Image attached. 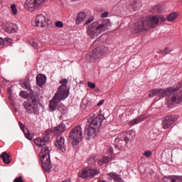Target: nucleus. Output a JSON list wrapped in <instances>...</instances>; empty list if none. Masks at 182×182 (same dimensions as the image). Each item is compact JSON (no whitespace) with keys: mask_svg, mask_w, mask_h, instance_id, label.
I'll return each instance as SVG.
<instances>
[{"mask_svg":"<svg viewBox=\"0 0 182 182\" xmlns=\"http://www.w3.org/2000/svg\"><path fill=\"white\" fill-rule=\"evenodd\" d=\"M30 97L31 102H23V106L28 114H32V113L38 114L39 112V108H38V97L31 94Z\"/></svg>","mask_w":182,"mask_h":182,"instance_id":"obj_6","label":"nucleus"},{"mask_svg":"<svg viewBox=\"0 0 182 182\" xmlns=\"http://www.w3.org/2000/svg\"><path fill=\"white\" fill-rule=\"evenodd\" d=\"M157 25H159V18L156 16H151L134 23L132 31L134 33H141L149 28H156Z\"/></svg>","mask_w":182,"mask_h":182,"instance_id":"obj_2","label":"nucleus"},{"mask_svg":"<svg viewBox=\"0 0 182 182\" xmlns=\"http://www.w3.org/2000/svg\"><path fill=\"white\" fill-rule=\"evenodd\" d=\"M36 82L38 86L42 87L44 83H46V76L43 74H38L36 77Z\"/></svg>","mask_w":182,"mask_h":182,"instance_id":"obj_21","label":"nucleus"},{"mask_svg":"<svg viewBox=\"0 0 182 182\" xmlns=\"http://www.w3.org/2000/svg\"><path fill=\"white\" fill-rule=\"evenodd\" d=\"M178 119V117L176 115H167L164 117L162 122L163 129H170L177 122Z\"/></svg>","mask_w":182,"mask_h":182,"instance_id":"obj_11","label":"nucleus"},{"mask_svg":"<svg viewBox=\"0 0 182 182\" xmlns=\"http://www.w3.org/2000/svg\"><path fill=\"white\" fill-rule=\"evenodd\" d=\"M99 173V171L97 169H89L88 170V174L90 177H95L97 174Z\"/></svg>","mask_w":182,"mask_h":182,"instance_id":"obj_32","label":"nucleus"},{"mask_svg":"<svg viewBox=\"0 0 182 182\" xmlns=\"http://www.w3.org/2000/svg\"><path fill=\"white\" fill-rule=\"evenodd\" d=\"M61 85L59 87L57 93L53 98L50 101L49 109L50 112H55L56 109L60 107V100H65L69 96V91H68V80L63 79L60 81Z\"/></svg>","mask_w":182,"mask_h":182,"instance_id":"obj_1","label":"nucleus"},{"mask_svg":"<svg viewBox=\"0 0 182 182\" xmlns=\"http://www.w3.org/2000/svg\"><path fill=\"white\" fill-rule=\"evenodd\" d=\"M107 50L108 48L106 46L97 47L92 50L91 55L86 57V61L96 62V60H99V58H102V55L107 53Z\"/></svg>","mask_w":182,"mask_h":182,"instance_id":"obj_7","label":"nucleus"},{"mask_svg":"<svg viewBox=\"0 0 182 182\" xmlns=\"http://www.w3.org/2000/svg\"><path fill=\"white\" fill-rule=\"evenodd\" d=\"M145 119H147V114H143L138 117L130 121V126H134V124H139V123H141Z\"/></svg>","mask_w":182,"mask_h":182,"instance_id":"obj_18","label":"nucleus"},{"mask_svg":"<svg viewBox=\"0 0 182 182\" xmlns=\"http://www.w3.org/2000/svg\"><path fill=\"white\" fill-rule=\"evenodd\" d=\"M132 138V132H127L123 134V136L119 139H116V143H119V146L122 149L124 147V146H127L128 141H130V139Z\"/></svg>","mask_w":182,"mask_h":182,"instance_id":"obj_13","label":"nucleus"},{"mask_svg":"<svg viewBox=\"0 0 182 182\" xmlns=\"http://www.w3.org/2000/svg\"><path fill=\"white\" fill-rule=\"evenodd\" d=\"M36 26H40V28H45L46 24V17L43 14H38L35 19Z\"/></svg>","mask_w":182,"mask_h":182,"instance_id":"obj_15","label":"nucleus"},{"mask_svg":"<svg viewBox=\"0 0 182 182\" xmlns=\"http://www.w3.org/2000/svg\"><path fill=\"white\" fill-rule=\"evenodd\" d=\"M55 26H57V28H63V23L62 21H57Z\"/></svg>","mask_w":182,"mask_h":182,"instance_id":"obj_42","label":"nucleus"},{"mask_svg":"<svg viewBox=\"0 0 182 182\" xmlns=\"http://www.w3.org/2000/svg\"><path fill=\"white\" fill-rule=\"evenodd\" d=\"M96 159H97V156H96V155L90 156L88 159V164H93V163H95Z\"/></svg>","mask_w":182,"mask_h":182,"instance_id":"obj_34","label":"nucleus"},{"mask_svg":"<svg viewBox=\"0 0 182 182\" xmlns=\"http://www.w3.org/2000/svg\"><path fill=\"white\" fill-rule=\"evenodd\" d=\"M102 160L103 161L104 164H107V163H109V161H110V160H112V158H109V156H106V157H102Z\"/></svg>","mask_w":182,"mask_h":182,"instance_id":"obj_37","label":"nucleus"},{"mask_svg":"<svg viewBox=\"0 0 182 182\" xmlns=\"http://www.w3.org/2000/svg\"><path fill=\"white\" fill-rule=\"evenodd\" d=\"M3 29L7 33H15L16 32V25L12 23H6L3 26Z\"/></svg>","mask_w":182,"mask_h":182,"instance_id":"obj_17","label":"nucleus"},{"mask_svg":"<svg viewBox=\"0 0 182 182\" xmlns=\"http://www.w3.org/2000/svg\"><path fill=\"white\" fill-rule=\"evenodd\" d=\"M177 18H178V14L177 12H173L167 16L166 19L168 22H173Z\"/></svg>","mask_w":182,"mask_h":182,"instance_id":"obj_25","label":"nucleus"},{"mask_svg":"<svg viewBox=\"0 0 182 182\" xmlns=\"http://www.w3.org/2000/svg\"><path fill=\"white\" fill-rule=\"evenodd\" d=\"M154 96H158V92L157 90H153L151 92H149V97H154Z\"/></svg>","mask_w":182,"mask_h":182,"instance_id":"obj_36","label":"nucleus"},{"mask_svg":"<svg viewBox=\"0 0 182 182\" xmlns=\"http://www.w3.org/2000/svg\"><path fill=\"white\" fill-rule=\"evenodd\" d=\"M182 181V176H171V182H179Z\"/></svg>","mask_w":182,"mask_h":182,"instance_id":"obj_31","label":"nucleus"},{"mask_svg":"<svg viewBox=\"0 0 182 182\" xmlns=\"http://www.w3.org/2000/svg\"><path fill=\"white\" fill-rule=\"evenodd\" d=\"M96 130H98L97 128L92 127L90 124H87L85 127V134L86 140H90L91 137H93L96 134Z\"/></svg>","mask_w":182,"mask_h":182,"instance_id":"obj_14","label":"nucleus"},{"mask_svg":"<svg viewBox=\"0 0 182 182\" xmlns=\"http://www.w3.org/2000/svg\"><path fill=\"white\" fill-rule=\"evenodd\" d=\"M156 18H158V22L160 23V22H165L166 21V18L163 16H156Z\"/></svg>","mask_w":182,"mask_h":182,"instance_id":"obj_38","label":"nucleus"},{"mask_svg":"<svg viewBox=\"0 0 182 182\" xmlns=\"http://www.w3.org/2000/svg\"><path fill=\"white\" fill-rule=\"evenodd\" d=\"M82 136H83V132H82V127L80 125H77L72 129L68 136L69 141L72 146H77L82 141Z\"/></svg>","mask_w":182,"mask_h":182,"instance_id":"obj_5","label":"nucleus"},{"mask_svg":"<svg viewBox=\"0 0 182 182\" xmlns=\"http://www.w3.org/2000/svg\"><path fill=\"white\" fill-rule=\"evenodd\" d=\"M133 11H137L139 8L141 6V4H140L139 1L137 0H134L131 4H130Z\"/></svg>","mask_w":182,"mask_h":182,"instance_id":"obj_26","label":"nucleus"},{"mask_svg":"<svg viewBox=\"0 0 182 182\" xmlns=\"http://www.w3.org/2000/svg\"><path fill=\"white\" fill-rule=\"evenodd\" d=\"M171 102L174 103H181L182 102V90L175 92L171 97Z\"/></svg>","mask_w":182,"mask_h":182,"instance_id":"obj_20","label":"nucleus"},{"mask_svg":"<svg viewBox=\"0 0 182 182\" xmlns=\"http://www.w3.org/2000/svg\"><path fill=\"white\" fill-rule=\"evenodd\" d=\"M85 19H86V13L82 11L80 12L75 19V23L76 25H80V23H82V22H83V21H85Z\"/></svg>","mask_w":182,"mask_h":182,"instance_id":"obj_22","label":"nucleus"},{"mask_svg":"<svg viewBox=\"0 0 182 182\" xmlns=\"http://www.w3.org/2000/svg\"><path fill=\"white\" fill-rule=\"evenodd\" d=\"M31 46H33V48H34V49H38V43L33 41H31L30 42Z\"/></svg>","mask_w":182,"mask_h":182,"instance_id":"obj_41","label":"nucleus"},{"mask_svg":"<svg viewBox=\"0 0 182 182\" xmlns=\"http://www.w3.org/2000/svg\"><path fill=\"white\" fill-rule=\"evenodd\" d=\"M150 12L152 14L157 13L160 14L161 12V6L157 5L152 7V9L150 10Z\"/></svg>","mask_w":182,"mask_h":182,"instance_id":"obj_27","label":"nucleus"},{"mask_svg":"<svg viewBox=\"0 0 182 182\" xmlns=\"http://www.w3.org/2000/svg\"><path fill=\"white\" fill-rule=\"evenodd\" d=\"M108 150H109V153H111V154H113V148L112 146H109L108 148Z\"/></svg>","mask_w":182,"mask_h":182,"instance_id":"obj_52","label":"nucleus"},{"mask_svg":"<svg viewBox=\"0 0 182 182\" xmlns=\"http://www.w3.org/2000/svg\"><path fill=\"white\" fill-rule=\"evenodd\" d=\"M14 182H23V179H22V176H19L18 178H16Z\"/></svg>","mask_w":182,"mask_h":182,"instance_id":"obj_45","label":"nucleus"},{"mask_svg":"<svg viewBox=\"0 0 182 182\" xmlns=\"http://www.w3.org/2000/svg\"><path fill=\"white\" fill-rule=\"evenodd\" d=\"M98 165L99 166H103L105 164L103 163V160L101 159V160H99L98 162H97Z\"/></svg>","mask_w":182,"mask_h":182,"instance_id":"obj_50","label":"nucleus"},{"mask_svg":"<svg viewBox=\"0 0 182 182\" xmlns=\"http://www.w3.org/2000/svg\"><path fill=\"white\" fill-rule=\"evenodd\" d=\"M93 17H90L85 23V25H89V23H91V22H93Z\"/></svg>","mask_w":182,"mask_h":182,"instance_id":"obj_44","label":"nucleus"},{"mask_svg":"<svg viewBox=\"0 0 182 182\" xmlns=\"http://www.w3.org/2000/svg\"><path fill=\"white\" fill-rule=\"evenodd\" d=\"M168 50V48H166L164 50V52H167Z\"/></svg>","mask_w":182,"mask_h":182,"instance_id":"obj_54","label":"nucleus"},{"mask_svg":"<svg viewBox=\"0 0 182 182\" xmlns=\"http://www.w3.org/2000/svg\"><path fill=\"white\" fill-rule=\"evenodd\" d=\"M66 132V125L63 123L59 124L53 129L54 134H61V133H65Z\"/></svg>","mask_w":182,"mask_h":182,"instance_id":"obj_19","label":"nucleus"},{"mask_svg":"<svg viewBox=\"0 0 182 182\" xmlns=\"http://www.w3.org/2000/svg\"><path fill=\"white\" fill-rule=\"evenodd\" d=\"M114 147H115V149H117L118 150H122V146L119 145V144H115Z\"/></svg>","mask_w":182,"mask_h":182,"instance_id":"obj_48","label":"nucleus"},{"mask_svg":"<svg viewBox=\"0 0 182 182\" xmlns=\"http://www.w3.org/2000/svg\"><path fill=\"white\" fill-rule=\"evenodd\" d=\"M109 26H110V21L109 19L95 21L88 26L87 33L92 39H95L100 33L109 29Z\"/></svg>","mask_w":182,"mask_h":182,"instance_id":"obj_3","label":"nucleus"},{"mask_svg":"<svg viewBox=\"0 0 182 182\" xmlns=\"http://www.w3.org/2000/svg\"><path fill=\"white\" fill-rule=\"evenodd\" d=\"M179 85H180L181 87H182V81L180 82Z\"/></svg>","mask_w":182,"mask_h":182,"instance_id":"obj_55","label":"nucleus"},{"mask_svg":"<svg viewBox=\"0 0 182 182\" xmlns=\"http://www.w3.org/2000/svg\"><path fill=\"white\" fill-rule=\"evenodd\" d=\"M22 86L24 89L29 90L30 93H32V90L31 89V84L28 82H24L22 83Z\"/></svg>","mask_w":182,"mask_h":182,"instance_id":"obj_33","label":"nucleus"},{"mask_svg":"<svg viewBox=\"0 0 182 182\" xmlns=\"http://www.w3.org/2000/svg\"><path fill=\"white\" fill-rule=\"evenodd\" d=\"M49 134H50V132L49 131H46L43 132L42 138L38 137L35 139L34 143L36 146H38V147H43L46 146V144H49V141H50Z\"/></svg>","mask_w":182,"mask_h":182,"instance_id":"obj_10","label":"nucleus"},{"mask_svg":"<svg viewBox=\"0 0 182 182\" xmlns=\"http://www.w3.org/2000/svg\"><path fill=\"white\" fill-rule=\"evenodd\" d=\"M11 92L12 90L11 89H9L8 92L9 93V95H11Z\"/></svg>","mask_w":182,"mask_h":182,"instance_id":"obj_53","label":"nucleus"},{"mask_svg":"<svg viewBox=\"0 0 182 182\" xmlns=\"http://www.w3.org/2000/svg\"><path fill=\"white\" fill-rule=\"evenodd\" d=\"M54 144L58 151L65 153L66 151V145H65V138L60 135L57 136L56 140L54 141Z\"/></svg>","mask_w":182,"mask_h":182,"instance_id":"obj_12","label":"nucleus"},{"mask_svg":"<svg viewBox=\"0 0 182 182\" xmlns=\"http://www.w3.org/2000/svg\"><path fill=\"white\" fill-rule=\"evenodd\" d=\"M166 180L165 181L166 182H171V176H168L167 178H165Z\"/></svg>","mask_w":182,"mask_h":182,"instance_id":"obj_51","label":"nucleus"},{"mask_svg":"<svg viewBox=\"0 0 182 182\" xmlns=\"http://www.w3.org/2000/svg\"><path fill=\"white\" fill-rule=\"evenodd\" d=\"M11 9L13 15H16V14H18V9H16V4H12L11 6Z\"/></svg>","mask_w":182,"mask_h":182,"instance_id":"obj_35","label":"nucleus"},{"mask_svg":"<svg viewBox=\"0 0 182 182\" xmlns=\"http://www.w3.org/2000/svg\"><path fill=\"white\" fill-rule=\"evenodd\" d=\"M0 158L2 159L5 164H10L12 161L11 159V155L6 152H3L2 154L0 155Z\"/></svg>","mask_w":182,"mask_h":182,"instance_id":"obj_23","label":"nucleus"},{"mask_svg":"<svg viewBox=\"0 0 182 182\" xmlns=\"http://www.w3.org/2000/svg\"><path fill=\"white\" fill-rule=\"evenodd\" d=\"M103 103H105V100H101L97 104V106L98 107H100V106H102V105H103Z\"/></svg>","mask_w":182,"mask_h":182,"instance_id":"obj_47","label":"nucleus"},{"mask_svg":"<svg viewBox=\"0 0 182 182\" xmlns=\"http://www.w3.org/2000/svg\"><path fill=\"white\" fill-rule=\"evenodd\" d=\"M109 16V12L108 11H105L101 14V18H107Z\"/></svg>","mask_w":182,"mask_h":182,"instance_id":"obj_46","label":"nucleus"},{"mask_svg":"<svg viewBox=\"0 0 182 182\" xmlns=\"http://www.w3.org/2000/svg\"><path fill=\"white\" fill-rule=\"evenodd\" d=\"M48 0H26L24 4V8L28 12H35L42 8V5Z\"/></svg>","mask_w":182,"mask_h":182,"instance_id":"obj_8","label":"nucleus"},{"mask_svg":"<svg viewBox=\"0 0 182 182\" xmlns=\"http://www.w3.org/2000/svg\"><path fill=\"white\" fill-rule=\"evenodd\" d=\"M41 149L39 157L41 162L42 168L46 173H50L52 170V163L50 162V151L49 147L43 145Z\"/></svg>","mask_w":182,"mask_h":182,"instance_id":"obj_4","label":"nucleus"},{"mask_svg":"<svg viewBox=\"0 0 182 182\" xmlns=\"http://www.w3.org/2000/svg\"><path fill=\"white\" fill-rule=\"evenodd\" d=\"M159 97H166L168 95H173L176 92L175 88H168L166 90L164 89L157 90Z\"/></svg>","mask_w":182,"mask_h":182,"instance_id":"obj_16","label":"nucleus"},{"mask_svg":"<svg viewBox=\"0 0 182 182\" xmlns=\"http://www.w3.org/2000/svg\"><path fill=\"white\" fill-rule=\"evenodd\" d=\"M105 119V115L102 114H93L90 117V125L92 127H95L98 130L102 127V123H103V119Z\"/></svg>","mask_w":182,"mask_h":182,"instance_id":"obj_9","label":"nucleus"},{"mask_svg":"<svg viewBox=\"0 0 182 182\" xmlns=\"http://www.w3.org/2000/svg\"><path fill=\"white\" fill-rule=\"evenodd\" d=\"M87 86H88V87H90L91 89H95V87H96V84H95L94 82H88Z\"/></svg>","mask_w":182,"mask_h":182,"instance_id":"obj_40","label":"nucleus"},{"mask_svg":"<svg viewBox=\"0 0 182 182\" xmlns=\"http://www.w3.org/2000/svg\"><path fill=\"white\" fill-rule=\"evenodd\" d=\"M79 177H82V178H86L87 177H90L89 170H84L82 173H78Z\"/></svg>","mask_w":182,"mask_h":182,"instance_id":"obj_29","label":"nucleus"},{"mask_svg":"<svg viewBox=\"0 0 182 182\" xmlns=\"http://www.w3.org/2000/svg\"><path fill=\"white\" fill-rule=\"evenodd\" d=\"M6 42L11 43L12 42V38H5L4 39L0 37V46H2L5 45Z\"/></svg>","mask_w":182,"mask_h":182,"instance_id":"obj_30","label":"nucleus"},{"mask_svg":"<svg viewBox=\"0 0 182 182\" xmlns=\"http://www.w3.org/2000/svg\"><path fill=\"white\" fill-rule=\"evenodd\" d=\"M24 134L26 139H28V140H33V135L31 136L30 132H24Z\"/></svg>","mask_w":182,"mask_h":182,"instance_id":"obj_39","label":"nucleus"},{"mask_svg":"<svg viewBox=\"0 0 182 182\" xmlns=\"http://www.w3.org/2000/svg\"><path fill=\"white\" fill-rule=\"evenodd\" d=\"M151 151H146L144 153V156H145V157H151Z\"/></svg>","mask_w":182,"mask_h":182,"instance_id":"obj_43","label":"nucleus"},{"mask_svg":"<svg viewBox=\"0 0 182 182\" xmlns=\"http://www.w3.org/2000/svg\"><path fill=\"white\" fill-rule=\"evenodd\" d=\"M31 95H33V93H32V92H30L28 94V92H26L25 91L20 92V96H21V97H23L24 99H26V97H28V99H31Z\"/></svg>","mask_w":182,"mask_h":182,"instance_id":"obj_28","label":"nucleus"},{"mask_svg":"<svg viewBox=\"0 0 182 182\" xmlns=\"http://www.w3.org/2000/svg\"><path fill=\"white\" fill-rule=\"evenodd\" d=\"M73 1H80V0H73Z\"/></svg>","mask_w":182,"mask_h":182,"instance_id":"obj_57","label":"nucleus"},{"mask_svg":"<svg viewBox=\"0 0 182 182\" xmlns=\"http://www.w3.org/2000/svg\"><path fill=\"white\" fill-rule=\"evenodd\" d=\"M96 42H99V38H97L96 41H95V43Z\"/></svg>","mask_w":182,"mask_h":182,"instance_id":"obj_56","label":"nucleus"},{"mask_svg":"<svg viewBox=\"0 0 182 182\" xmlns=\"http://www.w3.org/2000/svg\"><path fill=\"white\" fill-rule=\"evenodd\" d=\"M108 176L110 177L111 180H113L114 182H123L122 176L116 173H109Z\"/></svg>","mask_w":182,"mask_h":182,"instance_id":"obj_24","label":"nucleus"},{"mask_svg":"<svg viewBox=\"0 0 182 182\" xmlns=\"http://www.w3.org/2000/svg\"><path fill=\"white\" fill-rule=\"evenodd\" d=\"M19 126L21 129V130H23L25 129V125L22 124V122H19Z\"/></svg>","mask_w":182,"mask_h":182,"instance_id":"obj_49","label":"nucleus"}]
</instances>
